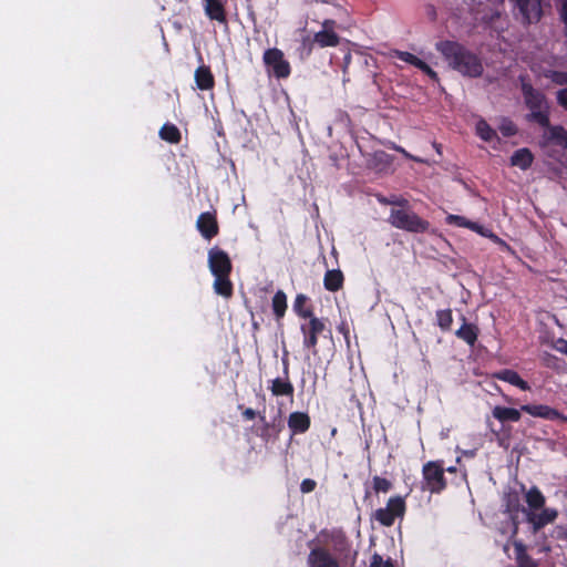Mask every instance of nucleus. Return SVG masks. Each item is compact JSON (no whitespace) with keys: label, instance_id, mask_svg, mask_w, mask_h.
I'll return each instance as SVG.
<instances>
[{"label":"nucleus","instance_id":"f257e3e1","mask_svg":"<svg viewBox=\"0 0 567 567\" xmlns=\"http://www.w3.org/2000/svg\"><path fill=\"white\" fill-rule=\"evenodd\" d=\"M320 536L324 544L310 547L308 567H354L358 551L352 548L351 540L342 529H323Z\"/></svg>","mask_w":567,"mask_h":567},{"label":"nucleus","instance_id":"f03ea898","mask_svg":"<svg viewBox=\"0 0 567 567\" xmlns=\"http://www.w3.org/2000/svg\"><path fill=\"white\" fill-rule=\"evenodd\" d=\"M522 92L525 104L530 110V113L526 115L527 121L535 122L540 126H548V104L545 95L525 82L523 78Z\"/></svg>","mask_w":567,"mask_h":567},{"label":"nucleus","instance_id":"7ed1b4c3","mask_svg":"<svg viewBox=\"0 0 567 567\" xmlns=\"http://www.w3.org/2000/svg\"><path fill=\"white\" fill-rule=\"evenodd\" d=\"M388 221L394 228L415 234L425 233L430 227L427 220L409 208H392Z\"/></svg>","mask_w":567,"mask_h":567},{"label":"nucleus","instance_id":"20e7f679","mask_svg":"<svg viewBox=\"0 0 567 567\" xmlns=\"http://www.w3.org/2000/svg\"><path fill=\"white\" fill-rule=\"evenodd\" d=\"M264 64L269 75L277 80L287 79L291 74V65L278 48L267 49L262 55Z\"/></svg>","mask_w":567,"mask_h":567},{"label":"nucleus","instance_id":"39448f33","mask_svg":"<svg viewBox=\"0 0 567 567\" xmlns=\"http://www.w3.org/2000/svg\"><path fill=\"white\" fill-rule=\"evenodd\" d=\"M308 320L309 321L307 323H302L300 326V331L303 337L302 346L303 348L311 350L312 354L316 355L318 353L317 346L319 336L324 331L331 334V330L327 329L323 319L313 317Z\"/></svg>","mask_w":567,"mask_h":567},{"label":"nucleus","instance_id":"423d86ee","mask_svg":"<svg viewBox=\"0 0 567 567\" xmlns=\"http://www.w3.org/2000/svg\"><path fill=\"white\" fill-rule=\"evenodd\" d=\"M405 509L404 498L402 496H392L388 499L385 507L375 511L374 518L382 526L390 527L398 517H403Z\"/></svg>","mask_w":567,"mask_h":567},{"label":"nucleus","instance_id":"0eeeda50","mask_svg":"<svg viewBox=\"0 0 567 567\" xmlns=\"http://www.w3.org/2000/svg\"><path fill=\"white\" fill-rule=\"evenodd\" d=\"M426 488L432 493H439L445 488L444 468L440 462H427L422 470Z\"/></svg>","mask_w":567,"mask_h":567},{"label":"nucleus","instance_id":"6e6552de","mask_svg":"<svg viewBox=\"0 0 567 567\" xmlns=\"http://www.w3.org/2000/svg\"><path fill=\"white\" fill-rule=\"evenodd\" d=\"M208 267L213 276L230 275L233 270L229 255L219 247L208 250Z\"/></svg>","mask_w":567,"mask_h":567},{"label":"nucleus","instance_id":"1a4fd4ad","mask_svg":"<svg viewBox=\"0 0 567 567\" xmlns=\"http://www.w3.org/2000/svg\"><path fill=\"white\" fill-rule=\"evenodd\" d=\"M322 29L315 33L312 44L319 48L337 47L340 43V37L336 32L338 23L333 19H326L321 23Z\"/></svg>","mask_w":567,"mask_h":567},{"label":"nucleus","instance_id":"9d476101","mask_svg":"<svg viewBox=\"0 0 567 567\" xmlns=\"http://www.w3.org/2000/svg\"><path fill=\"white\" fill-rule=\"evenodd\" d=\"M261 425L257 427L256 434L266 443L278 439L282 431V423L279 416L274 417L270 422L266 420L265 410L258 413Z\"/></svg>","mask_w":567,"mask_h":567},{"label":"nucleus","instance_id":"9b49d317","mask_svg":"<svg viewBox=\"0 0 567 567\" xmlns=\"http://www.w3.org/2000/svg\"><path fill=\"white\" fill-rule=\"evenodd\" d=\"M196 228L206 240H212L219 234L216 212L202 213L196 220Z\"/></svg>","mask_w":567,"mask_h":567},{"label":"nucleus","instance_id":"f8f14e48","mask_svg":"<svg viewBox=\"0 0 567 567\" xmlns=\"http://www.w3.org/2000/svg\"><path fill=\"white\" fill-rule=\"evenodd\" d=\"M436 50L443 55L450 66L461 68V44L455 41H441L436 43Z\"/></svg>","mask_w":567,"mask_h":567},{"label":"nucleus","instance_id":"ddd939ff","mask_svg":"<svg viewBox=\"0 0 567 567\" xmlns=\"http://www.w3.org/2000/svg\"><path fill=\"white\" fill-rule=\"evenodd\" d=\"M527 23L539 21L542 17L540 0H513Z\"/></svg>","mask_w":567,"mask_h":567},{"label":"nucleus","instance_id":"4468645a","mask_svg":"<svg viewBox=\"0 0 567 567\" xmlns=\"http://www.w3.org/2000/svg\"><path fill=\"white\" fill-rule=\"evenodd\" d=\"M288 427L292 435L306 433L311 425V419L307 412H291L288 416Z\"/></svg>","mask_w":567,"mask_h":567},{"label":"nucleus","instance_id":"2eb2a0df","mask_svg":"<svg viewBox=\"0 0 567 567\" xmlns=\"http://www.w3.org/2000/svg\"><path fill=\"white\" fill-rule=\"evenodd\" d=\"M204 11L210 20L227 24V13L221 0H204Z\"/></svg>","mask_w":567,"mask_h":567},{"label":"nucleus","instance_id":"dca6fc26","mask_svg":"<svg viewBox=\"0 0 567 567\" xmlns=\"http://www.w3.org/2000/svg\"><path fill=\"white\" fill-rule=\"evenodd\" d=\"M269 390L274 396H288L292 401L295 388L289 377L276 378L270 381Z\"/></svg>","mask_w":567,"mask_h":567},{"label":"nucleus","instance_id":"f3484780","mask_svg":"<svg viewBox=\"0 0 567 567\" xmlns=\"http://www.w3.org/2000/svg\"><path fill=\"white\" fill-rule=\"evenodd\" d=\"M309 301V297L303 293H298L296 296L292 309L299 318L310 319L316 317L313 313V307Z\"/></svg>","mask_w":567,"mask_h":567},{"label":"nucleus","instance_id":"a211bd4d","mask_svg":"<svg viewBox=\"0 0 567 567\" xmlns=\"http://www.w3.org/2000/svg\"><path fill=\"white\" fill-rule=\"evenodd\" d=\"M195 82L199 90L208 91L215 85V78L207 65H200L195 71Z\"/></svg>","mask_w":567,"mask_h":567},{"label":"nucleus","instance_id":"6ab92c4d","mask_svg":"<svg viewBox=\"0 0 567 567\" xmlns=\"http://www.w3.org/2000/svg\"><path fill=\"white\" fill-rule=\"evenodd\" d=\"M271 308L275 316V319L279 326H281V321L286 315L288 305H287V295L282 290H277L271 300Z\"/></svg>","mask_w":567,"mask_h":567},{"label":"nucleus","instance_id":"aec40b11","mask_svg":"<svg viewBox=\"0 0 567 567\" xmlns=\"http://www.w3.org/2000/svg\"><path fill=\"white\" fill-rule=\"evenodd\" d=\"M344 276L340 269L327 270L323 277V287L330 292H336L343 287Z\"/></svg>","mask_w":567,"mask_h":567},{"label":"nucleus","instance_id":"412c9836","mask_svg":"<svg viewBox=\"0 0 567 567\" xmlns=\"http://www.w3.org/2000/svg\"><path fill=\"white\" fill-rule=\"evenodd\" d=\"M556 516V511L546 508L539 514L529 513L527 519L533 524V529L536 533L546 524L554 522Z\"/></svg>","mask_w":567,"mask_h":567},{"label":"nucleus","instance_id":"4be33fe9","mask_svg":"<svg viewBox=\"0 0 567 567\" xmlns=\"http://www.w3.org/2000/svg\"><path fill=\"white\" fill-rule=\"evenodd\" d=\"M214 290L217 295L224 298H230L234 293V286L230 280V275L214 276Z\"/></svg>","mask_w":567,"mask_h":567},{"label":"nucleus","instance_id":"5701e85b","mask_svg":"<svg viewBox=\"0 0 567 567\" xmlns=\"http://www.w3.org/2000/svg\"><path fill=\"white\" fill-rule=\"evenodd\" d=\"M534 161V156L532 152L528 148H520L517 150L512 156H511V165L518 167L523 171L530 167L532 163Z\"/></svg>","mask_w":567,"mask_h":567},{"label":"nucleus","instance_id":"b1692460","mask_svg":"<svg viewBox=\"0 0 567 567\" xmlns=\"http://www.w3.org/2000/svg\"><path fill=\"white\" fill-rule=\"evenodd\" d=\"M483 72V65L481 61L471 53H463V73L471 76H478Z\"/></svg>","mask_w":567,"mask_h":567},{"label":"nucleus","instance_id":"393cba45","mask_svg":"<svg viewBox=\"0 0 567 567\" xmlns=\"http://www.w3.org/2000/svg\"><path fill=\"white\" fill-rule=\"evenodd\" d=\"M547 128L546 137L550 141H554L557 145L567 148V131L560 126H545Z\"/></svg>","mask_w":567,"mask_h":567},{"label":"nucleus","instance_id":"a878e982","mask_svg":"<svg viewBox=\"0 0 567 567\" xmlns=\"http://www.w3.org/2000/svg\"><path fill=\"white\" fill-rule=\"evenodd\" d=\"M159 137L171 144H178L182 140L178 127L171 123H165L159 130Z\"/></svg>","mask_w":567,"mask_h":567},{"label":"nucleus","instance_id":"bb28decb","mask_svg":"<svg viewBox=\"0 0 567 567\" xmlns=\"http://www.w3.org/2000/svg\"><path fill=\"white\" fill-rule=\"evenodd\" d=\"M493 416L501 422L513 421L516 422L520 417V413L516 409L495 406L493 409Z\"/></svg>","mask_w":567,"mask_h":567},{"label":"nucleus","instance_id":"cd10ccee","mask_svg":"<svg viewBox=\"0 0 567 567\" xmlns=\"http://www.w3.org/2000/svg\"><path fill=\"white\" fill-rule=\"evenodd\" d=\"M495 377L499 380L517 385L522 390L529 389L528 384L523 379H520V377L513 370H503L496 373Z\"/></svg>","mask_w":567,"mask_h":567},{"label":"nucleus","instance_id":"c85d7f7f","mask_svg":"<svg viewBox=\"0 0 567 567\" xmlns=\"http://www.w3.org/2000/svg\"><path fill=\"white\" fill-rule=\"evenodd\" d=\"M514 547L516 550L518 567H536V564L527 555L526 547L520 542H515Z\"/></svg>","mask_w":567,"mask_h":567},{"label":"nucleus","instance_id":"c756f323","mask_svg":"<svg viewBox=\"0 0 567 567\" xmlns=\"http://www.w3.org/2000/svg\"><path fill=\"white\" fill-rule=\"evenodd\" d=\"M522 410L534 416L555 417L558 413L546 405H523Z\"/></svg>","mask_w":567,"mask_h":567},{"label":"nucleus","instance_id":"7c9ffc66","mask_svg":"<svg viewBox=\"0 0 567 567\" xmlns=\"http://www.w3.org/2000/svg\"><path fill=\"white\" fill-rule=\"evenodd\" d=\"M462 225H463V227L472 229V230L478 233L480 235H482L484 237L493 239L496 243L504 244V241L502 239H499L495 234H493L492 231L485 229L483 226L478 225L477 223L465 220L463 218Z\"/></svg>","mask_w":567,"mask_h":567},{"label":"nucleus","instance_id":"2f4dec72","mask_svg":"<svg viewBox=\"0 0 567 567\" xmlns=\"http://www.w3.org/2000/svg\"><path fill=\"white\" fill-rule=\"evenodd\" d=\"M480 333V329L476 324L463 322V341L471 347L475 346Z\"/></svg>","mask_w":567,"mask_h":567},{"label":"nucleus","instance_id":"473e14b6","mask_svg":"<svg viewBox=\"0 0 567 567\" xmlns=\"http://www.w3.org/2000/svg\"><path fill=\"white\" fill-rule=\"evenodd\" d=\"M527 504L535 509L542 508L545 504V498L537 488H532L526 494Z\"/></svg>","mask_w":567,"mask_h":567},{"label":"nucleus","instance_id":"72a5a7b5","mask_svg":"<svg viewBox=\"0 0 567 567\" xmlns=\"http://www.w3.org/2000/svg\"><path fill=\"white\" fill-rule=\"evenodd\" d=\"M392 482L385 477L374 475L372 477V489L375 494L388 493L392 489Z\"/></svg>","mask_w":567,"mask_h":567},{"label":"nucleus","instance_id":"f704fd0d","mask_svg":"<svg viewBox=\"0 0 567 567\" xmlns=\"http://www.w3.org/2000/svg\"><path fill=\"white\" fill-rule=\"evenodd\" d=\"M476 132L481 138L486 142H489L496 137V132L484 120H480L477 122Z\"/></svg>","mask_w":567,"mask_h":567},{"label":"nucleus","instance_id":"c9c22d12","mask_svg":"<svg viewBox=\"0 0 567 567\" xmlns=\"http://www.w3.org/2000/svg\"><path fill=\"white\" fill-rule=\"evenodd\" d=\"M436 319H437V324L443 330L450 329V327L453 322L451 310H439L436 312Z\"/></svg>","mask_w":567,"mask_h":567},{"label":"nucleus","instance_id":"e433bc0d","mask_svg":"<svg viewBox=\"0 0 567 567\" xmlns=\"http://www.w3.org/2000/svg\"><path fill=\"white\" fill-rule=\"evenodd\" d=\"M545 76L557 85H567V72L548 71Z\"/></svg>","mask_w":567,"mask_h":567},{"label":"nucleus","instance_id":"4c0bfd02","mask_svg":"<svg viewBox=\"0 0 567 567\" xmlns=\"http://www.w3.org/2000/svg\"><path fill=\"white\" fill-rule=\"evenodd\" d=\"M499 131L505 136H512V135L516 134L517 130L512 121L503 120V122L499 125Z\"/></svg>","mask_w":567,"mask_h":567},{"label":"nucleus","instance_id":"58836bf2","mask_svg":"<svg viewBox=\"0 0 567 567\" xmlns=\"http://www.w3.org/2000/svg\"><path fill=\"white\" fill-rule=\"evenodd\" d=\"M316 487H317V482L312 478H305L300 484V491L303 494L313 492L316 489Z\"/></svg>","mask_w":567,"mask_h":567},{"label":"nucleus","instance_id":"ea45409f","mask_svg":"<svg viewBox=\"0 0 567 567\" xmlns=\"http://www.w3.org/2000/svg\"><path fill=\"white\" fill-rule=\"evenodd\" d=\"M555 6L558 8L560 18L567 25V0H555Z\"/></svg>","mask_w":567,"mask_h":567},{"label":"nucleus","instance_id":"a19ab883","mask_svg":"<svg viewBox=\"0 0 567 567\" xmlns=\"http://www.w3.org/2000/svg\"><path fill=\"white\" fill-rule=\"evenodd\" d=\"M396 56L399 60L405 62V63H409V64H413L414 63V60L416 58V55L410 53V52H406V51H398L396 52Z\"/></svg>","mask_w":567,"mask_h":567},{"label":"nucleus","instance_id":"79ce46f5","mask_svg":"<svg viewBox=\"0 0 567 567\" xmlns=\"http://www.w3.org/2000/svg\"><path fill=\"white\" fill-rule=\"evenodd\" d=\"M557 101L559 105L567 110V89H563L557 92Z\"/></svg>","mask_w":567,"mask_h":567},{"label":"nucleus","instance_id":"37998d69","mask_svg":"<svg viewBox=\"0 0 567 567\" xmlns=\"http://www.w3.org/2000/svg\"><path fill=\"white\" fill-rule=\"evenodd\" d=\"M258 413L259 412H256L251 408H246V409H244L241 415H243L244 420L251 421V420H254V419H256L258 416Z\"/></svg>","mask_w":567,"mask_h":567},{"label":"nucleus","instance_id":"c03bdc74","mask_svg":"<svg viewBox=\"0 0 567 567\" xmlns=\"http://www.w3.org/2000/svg\"><path fill=\"white\" fill-rule=\"evenodd\" d=\"M351 60H352V54L351 52L348 50L346 53H344V56H343V60H342V72L343 74H346L348 72V68L351 63Z\"/></svg>","mask_w":567,"mask_h":567},{"label":"nucleus","instance_id":"a18cd8bd","mask_svg":"<svg viewBox=\"0 0 567 567\" xmlns=\"http://www.w3.org/2000/svg\"><path fill=\"white\" fill-rule=\"evenodd\" d=\"M555 349L561 353H566L567 354V341L564 340V339H558L556 342H555Z\"/></svg>","mask_w":567,"mask_h":567},{"label":"nucleus","instance_id":"49530a36","mask_svg":"<svg viewBox=\"0 0 567 567\" xmlns=\"http://www.w3.org/2000/svg\"><path fill=\"white\" fill-rule=\"evenodd\" d=\"M282 374L284 377H289V360L287 355L282 357Z\"/></svg>","mask_w":567,"mask_h":567},{"label":"nucleus","instance_id":"de8ad7c7","mask_svg":"<svg viewBox=\"0 0 567 567\" xmlns=\"http://www.w3.org/2000/svg\"><path fill=\"white\" fill-rule=\"evenodd\" d=\"M413 66L417 68L419 70H423V69H427V64L421 60L420 58H415L414 60V63L412 64Z\"/></svg>","mask_w":567,"mask_h":567},{"label":"nucleus","instance_id":"09e8293b","mask_svg":"<svg viewBox=\"0 0 567 567\" xmlns=\"http://www.w3.org/2000/svg\"><path fill=\"white\" fill-rule=\"evenodd\" d=\"M422 72H424L426 75H429L431 79H436L437 74L435 71L432 70L430 65H427V69H423Z\"/></svg>","mask_w":567,"mask_h":567},{"label":"nucleus","instance_id":"8fccbe9b","mask_svg":"<svg viewBox=\"0 0 567 567\" xmlns=\"http://www.w3.org/2000/svg\"><path fill=\"white\" fill-rule=\"evenodd\" d=\"M338 330L339 332H341L346 339H348V336H349V329H348V326L346 323H341L339 327H338Z\"/></svg>","mask_w":567,"mask_h":567},{"label":"nucleus","instance_id":"3c124183","mask_svg":"<svg viewBox=\"0 0 567 567\" xmlns=\"http://www.w3.org/2000/svg\"><path fill=\"white\" fill-rule=\"evenodd\" d=\"M447 220H449L450 223H454V224H456V225L461 226V216H458V215H450V216L447 217Z\"/></svg>","mask_w":567,"mask_h":567},{"label":"nucleus","instance_id":"603ef678","mask_svg":"<svg viewBox=\"0 0 567 567\" xmlns=\"http://www.w3.org/2000/svg\"><path fill=\"white\" fill-rule=\"evenodd\" d=\"M482 350H483V347L478 346L477 348L472 350L471 357H473V359L476 360L477 355L481 353Z\"/></svg>","mask_w":567,"mask_h":567},{"label":"nucleus","instance_id":"864d4df0","mask_svg":"<svg viewBox=\"0 0 567 567\" xmlns=\"http://www.w3.org/2000/svg\"><path fill=\"white\" fill-rule=\"evenodd\" d=\"M487 1L494 6H501L505 2V0H487Z\"/></svg>","mask_w":567,"mask_h":567},{"label":"nucleus","instance_id":"5fc2aeb1","mask_svg":"<svg viewBox=\"0 0 567 567\" xmlns=\"http://www.w3.org/2000/svg\"><path fill=\"white\" fill-rule=\"evenodd\" d=\"M455 334L461 338V336H463V332H461V328L458 330L455 331Z\"/></svg>","mask_w":567,"mask_h":567},{"label":"nucleus","instance_id":"6e6d98bb","mask_svg":"<svg viewBox=\"0 0 567 567\" xmlns=\"http://www.w3.org/2000/svg\"><path fill=\"white\" fill-rule=\"evenodd\" d=\"M455 334L461 338V336H463V332H461V328L458 330L455 331Z\"/></svg>","mask_w":567,"mask_h":567},{"label":"nucleus","instance_id":"4d7b16f0","mask_svg":"<svg viewBox=\"0 0 567 567\" xmlns=\"http://www.w3.org/2000/svg\"><path fill=\"white\" fill-rule=\"evenodd\" d=\"M395 204H400V205H401V204H406V199H403V200H401V202H396Z\"/></svg>","mask_w":567,"mask_h":567},{"label":"nucleus","instance_id":"13d9d810","mask_svg":"<svg viewBox=\"0 0 567 567\" xmlns=\"http://www.w3.org/2000/svg\"><path fill=\"white\" fill-rule=\"evenodd\" d=\"M447 471H449V472H455V471H456V468H455V467H449V468H447Z\"/></svg>","mask_w":567,"mask_h":567},{"label":"nucleus","instance_id":"bf43d9fd","mask_svg":"<svg viewBox=\"0 0 567 567\" xmlns=\"http://www.w3.org/2000/svg\"><path fill=\"white\" fill-rule=\"evenodd\" d=\"M434 146H435V148H436V152H439V153H440V152H441V151H440V145L434 144Z\"/></svg>","mask_w":567,"mask_h":567},{"label":"nucleus","instance_id":"052dcab7","mask_svg":"<svg viewBox=\"0 0 567 567\" xmlns=\"http://www.w3.org/2000/svg\"><path fill=\"white\" fill-rule=\"evenodd\" d=\"M456 463H461V456H456Z\"/></svg>","mask_w":567,"mask_h":567}]
</instances>
